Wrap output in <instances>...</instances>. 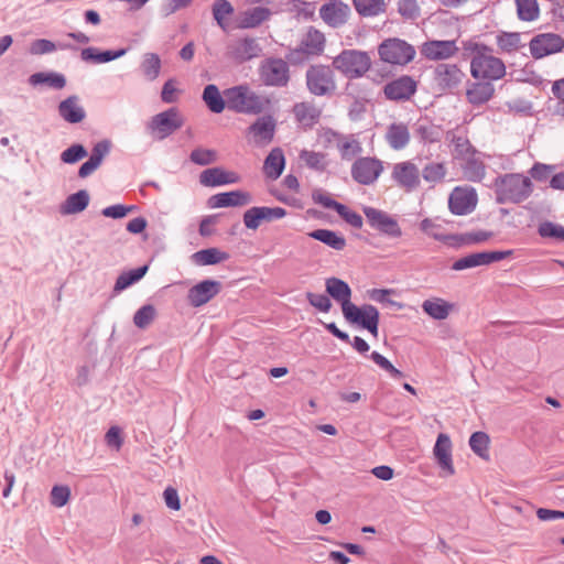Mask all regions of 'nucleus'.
Segmentation results:
<instances>
[{"label": "nucleus", "instance_id": "obj_18", "mask_svg": "<svg viewBox=\"0 0 564 564\" xmlns=\"http://www.w3.org/2000/svg\"><path fill=\"white\" fill-rule=\"evenodd\" d=\"M327 141H334L341 160L350 161L362 152V145L355 134H343L337 131L326 132Z\"/></svg>", "mask_w": 564, "mask_h": 564}, {"label": "nucleus", "instance_id": "obj_34", "mask_svg": "<svg viewBox=\"0 0 564 564\" xmlns=\"http://www.w3.org/2000/svg\"><path fill=\"white\" fill-rule=\"evenodd\" d=\"M89 194L86 189H80L69 195L61 205V214L74 215L85 210L89 204Z\"/></svg>", "mask_w": 564, "mask_h": 564}, {"label": "nucleus", "instance_id": "obj_43", "mask_svg": "<svg viewBox=\"0 0 564 564\" xmlns=\"http://www.w3.org/2000/svg\"><path fill=\"white\" fill-rule=\"evenodd\" d=\"M192 258L198 265H213L228 260L229 254L217 248H208L195 252Z\"/></svg>", "mask_w": 564, "mask_h": 564}, {"label": "nucleus", "instance_id": "obj_7", "mask_svg": "<svg viewBox=\"0 0 564 564\" xmlns=\"http://www.w3.org/2000/svg\"><path fill=\"white\" fill-rule=\"evenodd\" d=\"M378 54L384 63L403 66L413 61L415 48L404 40L391 37L378 46Z\"/></svg>", "mask_w": 564, "mask_h": 564}, {"label": "nucleus", "instance_id": "obj_24", "mask_svg": "<svg viewBox=\"0 0 564 564\" xmlns=\"http://www.w3.org/2000/svg\"><path fill=\"white\" fill-rule=\"evenodd\" d=\"M252 202V197L248 192L231 191L218 193L209 197L208 206L210 208H226L245 206Z\"/></svg>", "mask_w": 564, "mask_h": 564}, {"label": "nucleus", "instance_id": "obj_23", "mask_svg": "<svg viewBox=\"0 0 564 564\" xmlns=\"http://www.w3.org/2000/svg\"><path fill=\"white\" fill-rule=\"evenodd\" d=\"M262 48L252 37H243L235 41L229 46L228 54L237 62H246L261 55Z\"/></svg>", "mask_w": 564, "mask_h": 564}, {"label": "nucleus", "instance_id": "obj_27", "mask_svg": "<svg viewBox=\"0 0 564 564\" xmlns=\"http://www.w3.org/2000/svg\"><path fill=\"white\" fill-rule=\"evenodd\" d=\"M343 315L348 323L356 324L362 328L367 326V323L373 321L376 316H380L377 307L371 304H364L361 306L352 304L346 308Z\"/></svg>", "mask_w": 564, "mask_h": 564}, {"label": "nucleus", "instance_id": "obj_35", "mask_svg": "<svg viewBox=\"0 0 564 564\" xmlns=\"http://www.w3.org/2000/svg\"><path fill=\"white\" fill-rule=\"evenodd\" d=\"M495 87L489 82L474 83L466 91L467 100L474 106L487 102L494 96Z\"/></svg>", "mask_w": 564, "mask_h": 564}, {"label": "nucleus", "instance_id": "obj_32", "mask_svg": "<svg viewBox=\"0 0 564 564\" xmlns=\"http://www.w3.org/2000/svg\"><path fill=\"white\" fill-rule=\"evenodd\" d=\"M462 172L465 180L469 182H481L486 175V165L484 161L475 154L464 159Z\"/></svg>", "mask_w": 564, "mask_h": 564}, {"label": "nucleus", "instance_id": "obj_12", "mask_svg": "<svg viewBox=\"0 0 564 564\" xmlns=\"http://www.w3.org/2000/svg\"><path fill=\"white\" fill-rule=\"evenodd\" d=\"M260 77L267 86L284 87L290 80L289 65L282 58H268L260 66Z\"/></svg>", "mask_w": 564, "mask_h": 564}, {"label": "nucleus", "instance_id": "obj_17", "mask_svg": "<svg viewBox=\"0 0 564 564\" xmlns=\"http://www.w3.org/2000/svg\"><path fill=\"white\" fill-rule=\"evenodd\" d=\"M276 122L272 116L259 117L247 131V137L256 147L268 145L274 137Z\"/></svg>", "mask_w": 564, "mask_h": 564}, {"label": "nucleus", "instance_id": "obj_55", "mask_svg": "<svg viewBox=\"0 0 564 564\" xmlns=\"http://www.w3.org/2000/svg\"><path fill=\"white\" fill-rule=\"evenodd\" d=\"M538 232L543 238H553L564 241V227L552 221H543L539 225Z\"/></svg>", "mask_w": 564, "mask_h": 564}, {"label": "nucleus", "instance_id": "obj_11", "mask_svg": "<svg viewBox=\"0 0 564 564\" xmlns=\"http://www.w3.org/2000/svg\"><path fill=\"white\" fill-rule=\"evenodd\" d=\"M391 178L406 193L416 191L421 185V172L412 161L395 163L392 167Z\"/></svg>", "mask_w": 564, "mask_h": 564}, {"label": "nucleus", "instance_id": "obj_49", "mask_svg": "<svg viewBox=\"0 0 564 564\" xmlns=\"http://www.w3.org/2000/svg\"><path fill=\"white\" fill-rule=\"evenodd\" d=\"M518 18L531 22L539 18L540 9L536 0H516Z\"/></svg>", "mask_w": 564, "mask_h": 564}, {"label": "nucleus", "instance_id": "obj_16", "mask_svg": "<svg viewBox=\"0 0 564 564\" xmlns=\"http://www.w3.org/2000/svg\"><path fill=\"white\" fill-rule=\"evenodd\" d=\"M364 214L373 229L393 238H398L402 235L398 221L386 212L373 207H365Z\"/></svg>", "mask_w": 564, "mask_h": 564}, {"label": "nucleus", "instance_id": "obj_31", "mask_svg": "<svg viewBox=\"0 0 564 564\" xmlns=\"http://www.w3.org/2000/svg\"><path fill=\"white\" fill-rule=\"evenodd\" d=\"M454 308L455 304L442 297H431L423 301L422 303L423 312L431 318L436 321L446 319L454 311Z\"/></svg>", "mask_w": 564, "mask_h": 564}, {"label": "nucleus", "instance_id": "obj_48", "mask_svg": "<svg viewBox=\"0 0 564 564\" xmlns=\"http://www.w3.org/2000/svg\"><path fill=\"white\" fill-rule=\"evenodd\" d=\"M140 67L147 79L154 80L160 75L161 59L155 53H145Z\"/></svg>", "mask_w": 564, "mask_h": 564}, {"label": "nucleus", "instance_id": "obj_10", "mask_svg": "<svg viewBox=\"0 0 564 564\" xmlns=\"http://www.w3.org/2000/svg\"><path fill=\"white\" fill-rule=\"evenodd\" d=\"M324 34L314 28H310L299 46L290 52L289 59L294 63L302 62L305 57L319 55L324 51Z\"/></svg>", "mask_w": 564, "mask_h": 564}, {"label": "nucleus", "instance_id": "obj_3", "mask_svg": "<svg viewBox=\"0 0 564 564\" xmlns=\"http://www.w3.org/2000/svg\"><path fill=\"white\" fill-rule=\"evenodd\" d=\"M227 107L238 113L259 115L268 106V99L259 96L247 85H239L224 91Z\"/></svg>", "mask_w": 564, "mask_h": 564}, {"label": "nucleus", "instance_id": "obj_56", "mask_svg": "<svg viewBox=\"0 0 564 564\" xmlns=\"http://www.w3.org/2000/svg\"><path fill=\"white\" fill-rule=\"evenodd\" d=\"M87 151L82 144H73L61 154V160L67 164H74L87 156Z\"/></svg>", "mask_w": 564, "mask_h": 564}, {"label": "nucleus", "instance_id": "obj_4", "mask_svg": "<svg viewBox=\"0 0 564 564\" xmlns=\"http://www.w3.org/2000/svg\"><path fill=\"white\" fill-rule=\"evenodd\" d=\"M371 65L369 53L360 50H344L333 59V67L348 79L361 78Z\"/></svg>", "mask_w": 564, "mask_h": 564}, {"label": "nucleus", "instance_id": "obj_61", "mask_svg": "<svg viewBox=\"0 0 564 564\" xmlns=\"http://www.w3.org/2000/svg\"><path fill=\"white\" fill-rule=\"evenodd\" d=\"M308 303L321 312L327 313L332 308V302L325 294H316L313 292L306 293Z\"/></svg>", "mask_w": 564, "mask_h": 564}, {"label": "nucleus", "instance_id": "obj_9", "mask_svg": "<svg viewBox=\"0 0 564 564\" xmlns=\"http://www.w3.org/2000/svg\"><path fill=\"white\" fill-rule=\"evenodd\" d=\"M563 48L564 37L552 32L539 33L529 42L530 54L534 59L560 53Z\"/></svg>", "mask_w": 564, "mask_h": 564}, {"label": "nucleus", "instance_id": "obj_41", "mask_svg": "<svg viewBox=\"0 0 564 564\" xmlns=\"http://www.w3.org/2000/svg\"><path fill=\"white\" fill-rule=\"evenodd\" d=\"M494 234L486 230H477L460 235H451V245L455 247L477 245L489 240Z\"/></svg>", "mask_w": 564, "mask_h": 564}, {"label": "nucleus", "instance_id": "obj_51", "mask_svg": "<svg viewBox=\"0 0 564 564\" xmlns=\"http://www.w3.org/2000/svg\"><path fill=\"white\" fill-rule=\"evenodd\" d=\"M357 12L364 17H375L386 9L384 0H354Z\"/></svg>", "mask_w": 564, "mask_h": 564}, {"label": "nucleus", "instance_id": "obj_13", "mask_svg": "<svg viewBox=\"0 0 564 564\" xmlns=\"http://www.w3.org/2000/svg\"><path fill=\"white\" fill-rule=\"evenodd\" d=\"M477 200V193L473 187L456 186L449 194L448 208L454 215H467L475 209Z\"/></svg>", "mask_w": 564, "mask_h": 564}, {"label": "nucleus", "instance_id": "obj_33", "mask_svg": "<svg viewBox=\"0 0 564 564\" xmlns=\"http://www.w3.org/2000/svg\"><path fill=\"white\" fill-rule=\"evenodd\" d=\"M126 53H127V48H120L117 51L108 50V51L99 52L95 47H86V48L82 50L80 58L84 62H91L94 64H104V63H108V62L115 61L117 58H120L123 55H126Z\"/></svg>", "mask_w": 564, "mask_h": 564}, {"label": "nucleus", "instance_id": "obj_52", "mask_svg": "<svg viewBox=\"0 0 564 564\" xmlns=\"http://www.w3.org/2000/svg\"><path fill=\"white\" fill-rule=\"evenodd\" d=\"M489 436L485 432H475L469 438L471 451L484 459H489Z\"/></svg>", "mask_w": 564, "mask_h": 564}, {"label": "nucleus", "instance_id": "obj_1", "mask_svg": "<svg viewBox=\"0 0 564 564\" xmlns=\"http://www.w3.org/2000/svg\"><path fill=\"white\" fill-rule=\"evenodd\" d=\"M495 196L498 204H520L533 192L531 178L520 173L499 175L495 180Z\"/></svg>", "mask_w": 564, "mask_h": 564}, {"label": "nucleus", "instance_id": "obj_39", "mask_svg": "<svg viewBox=\"0 0 564 564\" xmlns=\"http://www.w3.org/2000/svg\"><path fill=\"white\" fill-rule=\"evenodd\" d=\"M29 84L32 86L44 84L54 89H62L66 85V78L63 74L55 72H39L29 77Z\"/></svg>", "mask_w": 564, "mask_h": 564}, {"label": "nucleus", "instance_id": "obj_45", "mask_svg": "<svg viewBox=\"0 0 564 564\" xmlns=\"http://www.w3.org/2000/svg\"><path fill=\"white\" fill-rule=\"evenodd\" d=\"M148 265H143L127 272H122L116 280L113 292L120 293L121 291L140 281L148 272Z\"/></svg>", "mask_w": 564, "mask_h": 564}, {"label": "nucleus", "instance_id": "obj_29", "mask_svg": "<svg viewBox=\"0 0 564 564\" xmlns=\"http://www.w3.org/2000/svg\"><path fill=\"white\" fill-rule=\"evenodd\" d=\"M384 139L389 147L395 151L403 150L410 143V131L404 122H393L388 126Z\"/></svg>", "mask_w": 564, "mask_h": 564}, {"label": "nucleus", "instance_id": "obj_2", "mask_svg": "<svg viewBox=\"0 0 564 564\" xmlns=\"http://www.w3.org/2000/svg\"><path fill=\"white\" fill-rule=\"evenodd\" d=\"M470 48V73L474 78L498 80L506 75L505 63L491 54V48L480 44H473Z\"/></svg>", "mask_w": 564, "mask_h": 564}, {"label": "nucleus", "instance_id": "obj_20", "mask_svg": "<svg viewBox=\"0 0 564 564\" xmlns=\"http://www.w3.org/2000/svg\"><path fill=\"white\" fill-rule=\"evenodd\" d=\"M465 74L456 64L442 63L434 68V80L442 90H453L457 88Z\"/></svg>", "mask_w": 564, "mask_h": 564}, {"label": "nucleus", "instance_id": "obj_28", "mask_svg": "<svg viewBox=\"0 0 564 564\" xmlns=\"http://www.w3.org/2000/svg\"><path fill=\"white\" fill-rule=\"evenodd\" d=\"M239 180L235 172H227L220 167H212L203 171L199 175V182L207 187H216L226 184L237 183Z\"/></svg>", "mask_w": 564, "mask_h": 564}, {"label": "nucleus", "instance_id": "obj_58", "mask_svg": "<svg viewBox=\"0 0 564 564\" xmlns=\"http://www.w3.org/2000/svg\"><path fill=\"white\" fill-rule=\"evenodd\" d=\"M394 293L395 291L392 289H372L369 291V297L375 302L386 303L388 305L397 307L398 310H401L403 308L402 303L389 299V295Z\"/></svg>", "mask_w": 564, "mask_h": 564}, {"label": "nucleus", "instance_id": "obj_19", "mask_svg": "<svg viewBox=\"0 0 564 564\" xmlns=\"http://www.w3.org/2000/svg\"><path fill=\"white\" fill-rule=\"evenodd\" d=\"M286 215V210L282 207H251L243 214V224L246 228L256 230L262 221H272L281 219Z\"/></svg>", "mask_w": 564, "mask_h": 564}, {"label": "nucleus", "instance_id": "obj_53", "mask_svg": "<svg viewBox=\"0 0 564 564\" xmlns=\"http://www.w3.org/2000/svg\"><path fill=\"white\" fill-rule=\"evenodd\" d=\"M156 310L152 304L141 306L133 315V324L140 328H148L156 318Z\"/></svg>", "mask_w": 564, "mask_h": 564}, {"label": "nucleus", "instance_id": "obj_8", "mask_svg": "<svg viewBox=\"0 0 564 564\" xmlns=\"http://www.w3.org/2000/svg\"><path fill=\"white\" fill-rule=\"evenodd\" d=\"M383 162L375 156L357 158L351 164V178L360 185L375 184L383 172Z\"/></svg>", "mask_w": 564, "mask_h": 564}, {"label": "nucleus", "instance_id": "obj_21", "mask_svg": "<svg viewBox=\"0 0 564 564\" xmlns=\"http://www.w3.org/2000/svg\"><path fill=\"white\" fill-rule=\"evenodd\" d=\"M221 291V283L215 280H204L188 290L187 301L193 307L208 303Z\"/></svg>", "mask_w": 564, "mask_h": 564}, {"label": "nucleus", "instance_id": "obj_30", "mask_svg": "<svg viewBox=\"0 0 564 564\" xmlns=\"http://www.w3.org/2000/svg\"><path fill=\"white\" fill-rule=\"evenodd\" d=\"M58 115L68 123H78L86 117L85 109L79 105V99L75 95L59 102Z\"/></svg>", "mask_w": 564, "mask_h": 564}, {"label": "nucleus", "instance_id": "obj_15", "mask_svg": "<svg viewBox=\"0 0 564 564\" xmlns=\"http://www.w3.org/2000/svg\"><path fill=\"white\" fill-rule=\"evenodd\" d=\"M417 82L409 76L402 75L388 82L383 86V94L391 101H408L416 93Z\"/></svg>", "mask_w": 564, "mask_h": 564}, {"label": "nucleus", "instance_id": "obj_59", "mask_svg": "<svg viewBox=\"0 0 564 564\" xmlns=\"http://www.w3.org/2000/svg\"><path fill=\"white\" fill-rule=\"evenodd\" d=\"M370 358L377 366L387 371L392 378L400 379L403 377V373L378 351H372Z\"/></svg>", "mask_w": 564, "mask_h": 564}, {"label": "nucleus", "instance_id": "obj_5", "mask_svg": "<svg viewBox=\"0 0 564 564\" xmlns=\"http://www.w3.org/2000/svg\"><path fill=\"white\" fill-rule=\"evenodd\" d=\"M308 91L316 97H330L337 90L336 75L328 65H311L305 73Z\"/></svg>", "mask_w": 564, "mask_h": 564}, {"label": "nucleus", "instance_id": "obj_60", "mask_svg": "<svg viewBox=\"0 0 564 564\" xmlns=\"http://www.w3.org/2000/svg\"><path fill=\"white\" fill-rule=\"evenodd\" d=\"M70 498V489L67 486H54L51 490V503L54 507H64Z\"/></svg>", "mask_w": 564, "mask_h": 564}, {"label": "nucleus", "instance_id": "obj_57", "mask_svg": "<svg viewBox=\"0 0 564 564\" xmlns=\"http://www.w3.org/2000/svg\"><path fill=\"white\" fill-rule=\"evenodd\" d=\"M189 159L193 163L205 166L214 163L217 155L214 150L197 148L192 151Z\"/></svg>", "mask_w": 564, "mask_h": 564}, {"label": "nucleus", "instance_id": "obj_50", "mask_svg": "<svg viewBox=\"0 0 564 564\" xmlns=\"http://www.w3.org/2000/svg\"><path fill=\"white\" fill-rule=\"evenodd\" d=\"M319 15L325 23L333 28L344 23L341 9L335 2L323 4L319 9Z\"/></svg>", "mask_w": 564, "mask_h": 564}, {"label": "nucleus", "instance_id": "obj_36", "mask_svg": "<svg viewBox=\"0 0 564 564\" xmlns=\"http://www.w3.org/2000/svg\"><path fill=\"white\" fill-rule=\"evenodd\" d=\"M285 159L280 148L272 149L263 163V172L267 177L276 180L283 172Z\"/></svg>", "mask_w": 564, "mask_h": 564}, {"label": "nucleus", "instance_id": "obj_25", "mask_svg": "<svg viewBox=\"0 0 564 564\" xmlns=\"http://www.w3.org/2000/svg\"><path fill=\"white\" fill-rule=\"evenodd\" d=\"M325 288L327 294L340 304L343 313L354 304L351 303V289L344 280L335 276L328 278L325 281Z\"/></svg>", "mask_w": 564, "mask_h": 564}, {"label": "nucleus", "instance_id": "obj_64", "mask_svg": "<svg viewBox=\"0 0 564 564\" xmlns=\"http://www.w3.org/2000/svg\"><path fill=\"white\" fill-rule=\"evenodd\" d=\"M110 147H111V143L108 140H102V141L97 142L91 150L89 160L97 162V164L100 165L104 158L109 154Z\"/></svg>", "mask_w": 564, "mask_h": 564}, {"label": "nucleus", "instance_id": "obj_26", "mask_svg": "<svg viewBox=\"0 0 564 564\" xmlns=\"http://www.w3.org/2000/svg\"><path fill=\"white\" fill-rule=\"evenodd\" d=\"M458 51L455 41H429L422 46V54L432 61L446 59Z\"/></svg>", "mask_w": 564, "mask_h": 564}, {"label": "nucleus", "instance_id": "obj_38", "mask_svg": "<svg viewBox=\"0 0 564 564\" xmlns=\"http://www.w3.org/2000/svg\"><path fill=\"white\" fill-rule=\"evenodd\" d=\"M308 236L318 240L336 251H341L346 247V239L343 235L329 229H316L308 232Z\"/></svg>", "mask_w": 564, "mask_h": 564}, {"label": "nucleus", "instance_id": "obj_42", "mask_svg": "<svg viewBox=\"0 0 564 564\" xmlns=\"http://www.w3.org/2000/svg\"><path fill=\"white\" fill-rule=\"evenodd\" d=\"M271 15V11L264 7H254L246 10L241 17V26L243 29H252L259 26Z\"/></svg>", "mask_w": 564, "mask_h": 564}, {"label": "nucleus", "instance_id": "obj_14", "mask_svg": "<svg viewBox=\"0 0 564 564\" xmlns=\"http://www.w3.org/2000/svg\"><path fill=\"white\" fill-rule=\"evenodd\" d=\"M511 254L512 250L475 252L456 260L453 263L452 269L455 271H462L480 265H488L490 263L501 261Z\"/></svg>", "mask_w": 564, "mask_h": 564}, {"label": "nucleus", "instance_id": "obj_40", "mask_svg": "<svg viewBox=\"0 0 564 564\" xmlns=\"http://www.w3.org/2000/svg\"><path fill=\"white\" fill-rule=\"evenodd\" d=\"M202 98L214 113H220L227 106L225 95H221L219 88L214 84H209L204 88Z\"/></svg>", "mask_w": 564, "mask_h": 564}, {"label": "nucleus", "instance_id": "obj_37", "mask_svg": "<svg viewBox=\"0 0 564 564\" xmlns=\"http://www.w3.org/2000/svg\"><path fill=\"white\" fill-rule=\"evenodd\" d=\"M421 172V178H423L431 187L444 182L447 175V167L444 162H429L426 163Z\"/></svg>", "mask_w": 564, "mask_h": 564}, {"label": "nucleus", "instance_id": "obj_63", "mask_svg": "<svg viewBox=\"0 0 564 564\" xmlns=\"http://www.w3.org/2000/svg\"><path fill=\"white\" fill-rule=\"evenodd\" d=\"M54 51H56L55 43L45 39L35 40L30 45V53L33 55L48 54Z\"/></svg>", "mask_w": 564, "mask_h": 564}, {"label": "nucleus", "instance_id": "obj_62", "mask_svg": "<svg viewBox=\"0 0 564 564\" xmlns=\"http://www.w3.org/2000/svg\"><path fill=\"white\" fill-rule=\"evenodd\" d=\"M337 214L354 228L359 229L362 227V217L344 204L338 207Z\"/></svg>", "mask_w": 564, "mask_h": 564}, {"label": "nucleus", "instance_id": "obj_54", "mask_svg": "<svg viewBox=\"0 0 564 564\" xmlns=\"http://www.w3.org/2000/svg\"><path fill=\"white\" fill-rule=\"evenodd\" d=\"M234 13V7L228 0H215L213 3V17L221 29H226V18Z\"/></svg>", "mask_w": 564, "mask_h": 564}, {"label": "nucleus", "instance_id": "obj_22", "mask_svg": "<svg viewBox=\"0 0 564 564\" xmlns=\"http://www.w3.org/2000/svg\"><path fill=\"white\" fill-rule=\"evenodd\" d=\"M436 463L442 469V476L447 477L455 474L452 460V442L447 434L441 433L437 436L433 448Z\"/></svg>", "mask_w": 564, "mask_h": 564}, {"label": "nucleus", "instance_id": "obj_46", "mask_svg": "<svg viewBox=\"0 0 564 564\" xmlns=\"http://www.w3.org/2000/svg\"><path fill=\"white\" fill-rule=\"evenodd\" d=\"M293 112L296 120L304 126L314 124L321 115V111L311 102L296 104L293 107Z\"/></svg>", "mask_w": 564, "mask_h": 564}, {"label": "nucleus", "instance_id": "obj_6", "mask_svg": "<svg viewBox=\"0 0 564 564\" xmlns=\"http://www.w3.org/2000/svg\"><path fill=\"white\" fill-rule=\"evenodd\" d=\"M184 119L177 108H169L153 116L147 123L149 134L158 141H162L181 129Z\"/></svg>", "mask_w": 564, "mask_h": 564}, {"label": "nucleus", "instance_id": "obj_44", "mask_svg": "<svg viewBox=\"0 0 564 564\" xmlns=\"http://www.w3.org/2000/svg\"><path fill=\"white\" fill-rule=\"evenodd\" d=\"M300 159L308 169L318 173L325 172L329 165L328 156L323 152L302 150L300 153Z\"/></svg>", "mask_w": 564, "mask_h": 564}, {"label": "nucleus", "instance_id": "obj_47", "mask_svg": "<svg viewBox=\"0 0 564 564\" xmlns=\"http://www.w3.org/2000/svg\"><path fill=\"white\" fill-rule=\"evenodd\" d=\"M498 47L506 53H512L523 46L521 35L517 32H500L496 36Z\"/></svg>", "mask_w": 564, "mask_h": 564}]
</instances>
